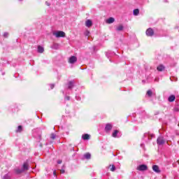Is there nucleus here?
<instances>
[{"label":"nucleus","mask_w":179,"mask_h":179,"mask_svg":"<svg viewBox=\"0 0 179 179\" xmlns=\"http://www.w3.org/2000/svg\"><path fill=\"white\" fill-rule=\"evenodd\" d=\"M84 36L85 37L89 38V37H90V31H89V29H85L84 31Z\"/></svg>","instance_id":"9"},{"label":"nucleus","mask_w":179,"mask_h":179,"mask_svg":"<svg viewBox=\"0 0 179 179\" xmlns=\"http://www.w3.org/2000/svg\"><path fill=\"white\" fill-rule=\"evenodd\" d=\"M55 136H56L55 134H52L51 136H50V138H51V139H55Z\"/></svg>","instance_id":"25"},{"label":"nucleus","mask_w":179,"mask_h":179,"mask_svg":"<svg viewBox=\"0 0 179 179\" xmlns=\"http://www.w3.org/2000/svg\"><path fill=\"white\" fill-rule=\"evenodd\" d=\"M19 1H23V0H19Z\"/></svg>","instance_id":"34"},{"label":"nucleus","mask_w":179,"mask_h":179,"mask_svg":"<svg viewBox=\"0 0 179 179\" xmlns=\"http://www.w3.org/2000/svg\"><path fill=\"white\" fill-rule=\"evenodd\" d=\"M45 3H46V5H47L48 6H50V3H48V1H46Z\"/></svg>","instance_id":"31"},{"label":"nucleus","mask_w":179,"mask_h":179,"mask_svg":"<svg viewBox=\"0 0 179 179\" xmlns=\"http://www.w3.org/2000/svg\"><path fill=\"white\" fill-rule=\"evenodd\" d=\"M152 170L155 173H160V169L159 168V166H157V165H153Z\"/></svg>","instance_id":"8"},{"label":"nucleus","mask_w":179,"mask_h":179,"mask_svg":"<svg viewBox=\"0 0 179 179\" xmlns=\"http://www.w3.org/2000/svg\"><path fill=\"white\" fill-rule=\"evenodd\" d=\"M170 103H173V101H174V100H176V96L174 95H171L169 99H168Z\"/></svg>","instance_id":"10"},{"label":"nucleus","mask_w":179,"mask_h":179,"mask_svg":"<svg viewBox=\"0 0 179 179\" xmlns=\"http://www.w3.org/2000/svg\"><path fill=\"white\" fill-rule=\"evenodd\" d=\"M113 129V124L108 123L105 127V131L106 132H110Z\"/></svg>","instance_id":"6"},{"label":"nucleus","mask_w":179,"mask_h":179,"mask_svg":"<svg viewBox=\"0 0 179 179\" xmlns=\"http://www.w3.org/2000/svg\"><path fill=\"white\" fill-rule=\"evenodd\" d=\"M65 99L66 100H70L71 98L69 96H66Z\"/></svg>","instance_id":"29"},{"label":"nucleus","mask_w":179,"mask_h":179,"mask_svg":"<svg viewBox=\"0 0 179 179\" xmlns=\"http://www.w3.org/2000/svg\"><path fill=\"white\" fill-rule=\"evenodd\" d=\"M134 16H138V15H139V9L136 8L135 10H134L133 12Z\"/></svg>","instance_id":"18"},{"label":"nucleus","mask_w":179,"mask_h":179,"mask_svg":"<svg viewBox=\"0 0 179 179\" xmlns=\"http://www.w3.org/2000/svg\"><path fill=\"white\" fill-rule=\"evenodd\" d=\"M78 61V58H76V57L75 56H72L69 58V62L70 64H75V62H76Z\"/></svg>","instance_id":"7"},{"label":"nucleus","mask_w":179,"mask_h":179,"mask_svg":"<svg viewBox=\"0 0 179 179\" xmlns=\"http://www.w3.org/2000/svg\"><path fill=\"white\" fill-rule=\"evenodd\" d=\"M114 18L113 17H110L106 20V23L108 24H111V23H114Z\"/></svg>","instance_id":"14"},{"label":"nucleus","mask_w":179,"mask_h":179,"mask_svg":"<svg viewBox=\"0 0 179 179\" xmlns=\"http://www.w3.org/2000/svg\"><path fill=\"white\" fill-rule=\"evenodd\" d=\"M166 141H164V138L163 137H159L157 140V143L159 145H164Z\"/></svg>","instance_id":"3"},{"label":"nucleus","mask_w":179,"mask_h":179,"mask_svg":"<svg viewBox=\"0 0 179 179\" xmlns=\"http://www.w3.org/2000/svg\"><path fill=\"white\" fill-rule=\"evenodd\" d=\"M60 171H61L62 174H64V173H65V170H61Z\"/></svg>","instance_id":"30"},{"label":"nucleus","mask_w":179,"mask_h":179,"mask_svg":"<svg viewBox=\"0 0 179 179\" xmlns=\"http://www.w3.org/2000/svg\"><path fill=\"white\" fill-rule=\"evenodd\" d=\"M117 31H122L124 30V26L122 25H119L118 27H116Z\"/></svg>","instance_id":"15"},{"label":"nucleus","mask_w":179,"mask_h":179,"mask_svg":"<svg viewBox=\"0 0 179 179\" xmlns=\"http://www.w3.org/2000/svg\"><path fill=\"white\" fill-rule=\"evenodd\" d=\"M54 84H52V85H50V87H51V89H54Z\"/></svg>","instance_id":"28"},{"label":"nucleus","mask_w":179,"mask_h":179,"mask_svg":"<svg viewBox=\"0 0 179 179\" xmlns=\"http://www.w3.org/2000/svg\"><path fill=\"white\" fill-rule=\"evenodd\" d=\"M83 159H86L87 160H89L90 159V153L87 152L83 155Z\"/></svg>","instance_id":"17"},{"label":"nucleus","mask_w":179,"mask_h":179,"mask_svg":"<svg viewBox=\"0 0 179 179\" xmlns=\"http://www.w3.org/2000/svg\"><path fill=\"white\" fill-rule=\"evenodd\" d=\"M53 174H54V176H57V172L55 171L53 172Z\"/></svg>","instance_id":"32"},{"label":"nucleus","mask_w":179,"mask_h":179,"mask_svg":"<svg viewBox=\"0 0 179 179\" xmlns=\"http://www.w3.org/2000/svg\"><path fill=\"white\" fill-rule=\"evenodd\" d=\"M61 163H62V160L59 159V160L57 161V164H61Z\"/></svg>","instance_id":"27"},{"label":"nucleus","mask_w":179,"mask_h":179,"mask_svg":"<svg viewBox=\"0 0 179 179\" xmlns=\"http://www.w3.org/2000/svg\"><path fill=\"white\" fill-rule=\"evenodd\" d=\"M109 169H110V171H115V166L110 165Z\"/></svg>","instance_id":"21"},{"label":"nucleus","mask_w":179,"mask_h":179,"mask_svg":"<svg viewBox=\"0 0 179 179\" xmlns=\"http://www.w3.org/2000/svg\"><path fill=\"white\" fill-rule=\"evenodd\" d=\"M152 94L153 92H152V90H150L147 92V95L149 96V97H150Z\"/></svg>","instance_id":"23"},{"label":"nucleus","mask_w":179,"mask_h":179,"mask_svg":"<svg viewBox=\"0 0 179 179\" xmlns=\"http://www.w3.org/2000/svg\"><path fill=\"white\" fill-rule=\"evenodd\" d=\"M38 52H39L40 54H43V52H44V48H43V46H38Z\"/></svg>","instance_id":"11"},{"label":"nucleus","mask_w":179,"mask_h":179,"mask_svg":"<svg viewBox=\"0 0 179 179\" xmlns=\"http://www.w3.org/2000/svg\"><path fill=\"white\" fill-rule=\"evenodd\" d=\"M117 134H118V130H115L112 134V136H113V138H117Z\"/></svg>","instance_id":"20"},{"label":"nucleus","mask_w":179,"mask_h":179,"mask_svg":"<svg viewBox=\"0 0 179 179\" xmlns=\"http://www.w3.org/2000/svg\"><path fill=\"white\" fill-rule=\"evenodd\" d=\"M157 71H159V72H162V71H164V66L163 65H159L157 66Z\"/></svg>","instance_id":"16"},{"label":"nucleus","mask_w":179,"mask_h":179,"mask_svg":"<svg viewBox=\"0 0 179 179\" xmlns=\"http://www.w3.org/2000/svg\"><path fill=\"white\" fill-rule=\"evenodd\" d=\"M90 26H92V22H90Z\"/></svg>","instance_id":"33"},{"label":"nucleus","mask_w":179,"mask_h":179,"mask_svg":"<svg viewBox=\"0 0 179 179\" xmlns=\"http://www.w3.org/2000/svg\"><path fill=\"white\" fill-rule=\"evenodd\" d=\"M137 170H139V171H145L148 170V166L145 164H142L137 168Z\"/></svg>","instance_id":"5"},{"label":"nucleus","mask_w":179,"mask_h":179,"mask_svg":"<svg viewBox=\"0 0 179 179\" xmlns=\"http://www.w3.org/2000/svg\"><path fill=\"white\" fill-rule=\"evenodd\" d=\"M53 50H59V44L54 43L53 45L51 47Z\"/></svg>","instance_id":"12"},{"label":"nucleus","mask_w":179,"mask_h":179,"mask_svg":"<svg viewBox=\"0 0 179 179\" xmlns=\"http://www.w3.org/2000/svg\"><path fill=\"white\" fill-rule=\"evenodd\" d=\"M53 36H55L57 38H59V37H65V32L62 31H56L53 32Z\"/></svg>","instance_id":"2"},{"label":"nucleus","mask_w":179,"mask_h":179,"mask_svg":"<svg viewBox=\"0 0 179 179\" xmlns=\"http://www.w3.org/2000/svg\"><path fill=\"white\" fill-rule=\"evenodd\" d=\"M89 138H90V136L87 134H83L82 136V139H83V141H88Z\"/></svg>","instance_id":"13"},{"label":"nucleus","mask_w":179,"mask_h":179,"mask_svg":"<svg viewBox=\"0 0 179 179\" xmlns=\"http://www.w3.org/2000/svg\"><path fill=\"white\" fill-rule=\"evenodd\" d=\"M22 126H18L17 129V132H20L22 131Z\"/></svg>","instance_id":"24"},{"label":"nucleus","mask_w":179,"mask_h":179,"mask_svg":"<svg viewBox=\"0 0 179 179\" xmlns=\"http://www.w3.org/2000/svg\"><path fill=\"white\" fill-rule=\"evenodd\" d=\"M85 26L87 27H90V20H87L85 22Z\"/></svg>","instance_id":"22"},{"label":"nucleus","mask_w":179,"mask_h":179,"mask_svg":"<svg viewBox=\"0 0 179 179\" xmlns=\"http://www.w3.org/2000/svg\"><path fill=\"white\" fill-rule=\"evenodd\" d=\"M68 87H69V89H72V87H73V81H70V82L69 83Z\"/></svg>","instance_id":"19"},{"label":"nucleus","mask_w":179,"mask_h":179,"mask_svg":"<svg viewBox=\"0 0 179 179\" xmlns=\"http://www.w3.org/2000/svg\"><path fill=\"white\" fill-rule=\"evenodd\" d=\"M27 170H29V163L24 162L22 167L21 169H17L15 172L17 174H21V173H23V171H27Z\"/></svg>","instance_id":"1"},{"label":"nucleus","mask_w":179,"mask_h":179,"mask_svg":"<svg viewBox=\"0 0 179 179\" xmlns=\"http://www.w3.org/2000/svg\"><path fill=\"white\" fill-rule=\"evenodd\" d=\"M8 34H8V32H5V33L3 34V36H4V37H8Z\"/></svg>","instance_id":"26"},{"label":"nucleus","mask_w":179,"mask_h":179,"mask_svg":"<svg viewBox=\"0 0 179 179\" xmlns=\"http://www.w3.org/2000/svg\"><path fill=\"white\" fill-rule=\"evenodd\" d=\"M146 34L148 37H152V36L155 34V31L152 29V28H149L146 30Z\"/></svg>","instance_id":"4"}]
</instances>
